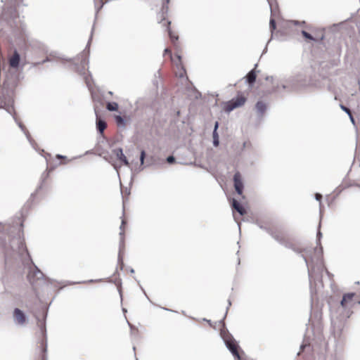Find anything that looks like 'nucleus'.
<instances>
[{"instance_id":"obj_21","label":"nucleus","mask_w":360,"mask_h":360,"mask_svg":"<svg viewBox=\"0 0 360 360\" xmlns=\"http://www.w3.org/2000/svg\"><path fill=\"white\" fill-rule=\"evenodd\" d=\"M168 31H169V37H170L172 41L174 44L175 41L178 40V36H174L169 28H168Z\"/></svg>"},{"instance_id":"obj_35","label":"nucleus","mask_w":360,"mask_h":360,"mask_svg":"<svg viewBox=\"0 0 360 360\" xmlns=\"http://www.w3.org/2000/svg\"><path fill=\"white\" fill-rule=\"evenodd\" d=\"M103 5V4L102 5H101L99 7L96 6V13H98V11L102 8Z\"/></svg>"},{"instance_id":"obj_7","label":"nucleus","mask_w":360,"mask_h":360,"mask_svg":"<svg viewBox=\"0 0 360 360\" xmlns=\"http://www.w3.org/2000/svg\"><path fill=\"white\" fill-rule=\"evenodd\" d=\"M20 60V56L17 51L15 50L13 54V56L9 59V65L11 68H16L19 65Z\"/></svg>"},{"instance_id":"obj_25","label":"nucleus","mask_w":360,"mask_h":360,"mask_svg":"<svg viewBox=\"0 0 360 360\" xmlns=\"http://www.w3.org/2000/svg\"><path fill=\"white\" fill-rule=\"evenodd\" d=\"M145 155H146L145 151L142 150L141 152V155H140V161H141V165L143 164Z\"/></svg>"},{"instance_id":"obj_42","label":"nucleus","mask_w":360,"mask_h":360,"mask_svg":"<svg viewBox=\"0 0 360 360\" xmlns=\"http://www.w3.org/2000/svg\"><path fill=\"white\" fill-rule=\"evenodd\" d=\"M169 24H170V22H169V21H167V25H169Z\"/></svg>"},{"instance_id":"obj_16","label":"nucleus","mask_w":360,"mask_h":360,"mask_svg":"<svg viewBox=\"0 0 360 360\" xmlns=\"http://www.w3.org/2000/svg\"><path fill=\"white\" fill-rule=\"evenodd\" d=\"M109 111H115L118 109V104L117 103H108L106 106Z\"/></svg>"},{"instance_id":"obj_40","label":"nucleus","mask_w":360,"mask_h":360,"mask_svg":"<svg viewBox=\"0 0 360 360\" xmlns=\"http://www.w3.org/2000/svg\"><path fill=\"white\" fill-rule=\"evenodd\" d=\"M294 24L297 25V24H298V22L297 21H294Z\"/></svg>"},{"instance_id":"obj_10","label":"nucleus","mask_w":360,"mask_h":360,"mask_svg":"<svg viewBox=\"0 0 360 360\" xmlns=\"http://www.w3.org/2000/svg\"><path fill=\"white\" fill-rule=\"evenodd\" d=\"M218 127H219V123H218V122H216L215 124H214V131H213V134H212L213 145L214 146H218L219 144V135H218V133H217Z\"/></svg>"},{"instance_id":"obj_33","label":"nucleus","mask_w":360,"mask_h":360,"mask_svg":"<svg viewBox=\"0 0 360 360\" xmlns=\"http://www.w3.org/2000/svg\"><path fill=\"white\" fill-rule=\"evenodd\" d=\"M13 110V108H6L7 112H9L10 114H12Z\"/></svg>"},{"instance_id":"obj_34","label":"nucleus","mask_w":360,"mask_h":360,"mask_svg":"<svg viewBox=\"0 0 360 360\" xmlns=\"http://www.w3.org/2000/svg\"><path fill=\"white\" fill-rule=\"evenodd\" d=\"M56 157H57L58 159H62V158H65V156L61 155H57Z\"/></svg>"},{"instance_id":"obj_31","label":"nucleus","mask_w":360,"mask_h":360,"mask_svg":"<svg viewBox=\"0 0 360 360\" xmlns=\"http://www.w3.org/2000/svg\"><path fill=\"white\" fill-rule=\"evenodd\" d=\"M349 115V119H350V120H351L352 123L354 125V124H355V121H354V117H353V116H352V113H350V114H349V115Z\"/></svg>"},{"instance_id":"obj_30","label":"nucleus","mask_w":360,"mask_h":360,"mask_svg":"<svg viewBox=\"0 0 360 360\" xmlns=\"http://www.w3.org/2000/svg\"><path fill=\"white\" fill-rule=\"evenodd\" d=\"M321 236H322V233L320 231H319L317 233V240H318L319 243L320 242V239H321Z\"/></svg>"},{"instance_id":"obj_27","label":"nucleus","mask_w":360,"mask_h":360,"mask_svg":"<svg viewBox=\"0 0 360 360\" xmlns=\"http://www.w3.org/2000/svg\"><path fill=\"white\" fill-rule=\"evenodd\" d=\"M267 1H268L269 4V6H270V8H271V15H274V8L272 6L271 0H267Z\"/></svg>"},{"instance_id":"obj_18","label":"nucleus","mask_w":360,"mask_h":360,"mask_svg":"<svg viewBox=\"0 0 360 360\" xmlns=\"http://www.w3.org/2000/svg\"><path fill=\"white\" fill-rule=\"evenodd\" d=\"M13 118L15 120V121L18 123L19 127L21 129V130L25 134V135L27 136V137H28V131H26V129L25 127V126L21 123V122H18L15 115H13Z\"/></svg>"},{"instance_id":"obj_14","label":"nucleus","mask_w":360,"mask_h":360,"mask_svg":"<svg viewBox=\"0 0 360 360\" xmlns=\"http://www.w3.org/2000/svg\"><path fill=\"white\" fill-rule=\"evenodd\" d=\"M247 82L250 85H252L256 79V73L254 70H252L246 76Z\"/></svg>"},{"instance_id":"obj_9","label":"nucleus","mask_w":360,"mask_h":360,"mask_svg":"<svg viewBox=\"0 0 360 360\" xmlns=\"http://www.w3.org/2000/svg\"><path fill=\"white\" fill-rule=\"evenodd\" d=\"M116 154L117 158L122 161L126 166L129 165V161L127 160L126 156L123 153V150L122 148H117L114 150Z\"/></svg>"},{"instance_id":"obj_38","label":"nucleus","mask_w":360,"mask_h":360,"mask_svg":"<svg viewBox=\"0 0 360 360\" xmlns=\"http://www.w3.org/2000/svg\"><path fill=\"white\" fill-rule=\"evenodd\" d=\"M165 53H170V51H169L168 49H166L165 50Z\"/></svg>"},{"instance_id":"obj_2","label":"nucleus","mask_w":360,"mask_h":360,"mask_svg":"<svg viewBox=\"0 0 360 360\" xmlns=\"http://www.w3.org/2000/svg\"><path fill=\"white\" fill-rule=\"evenodd\" d=\"M322 248H320L319 250H314V257L311 256V250H305L304 254L302 255V257L306 262V264L308 268V274L309 280L314 277V274L315 272V266L314 263L316 264L321 263V255Z\"/></svg>"},{"instance_id":"obj_20","label":"nucleus","mask_w":360,"mask_h":360,"mask_svg":"<svg viewBox=\"0 0 360 360\" xmlns=\"http://www.w3.org/2000/svg\"><path fill=\"white\" fill-rule=\"evenodd\" d=\"M302 34L303 37H304L306 39H310V40H314V38L307 32L302 30Z\"/></svg>"},{"instance_id":"obj_22","label":"nucleus","mask_w":360,"mask_h":360,"mask_svg":"<svg viewBox=\"0 0 360 360\" xmlns=\"http://www.w3.org/2000/svg\"><path fill=\"white\" fill-rule=\"evenodd\" d=\"M49 60V59L48 58H46L45 60H43L41 62L33 63H32V67H37V65H39L40 64H44V63H46Z\"/></svg>"},{"instance_id":"obj_44","label":"nucleus","mask_w":360,"mask_h":360,"mask_svg":"<svg viewBox=\"0 0 360 360\" xmlns=\"http://www.w3.org/2000/svg\"><path fill=\"white\" fill-rule=\"evenodd\" d=\"M231 301L229 300V305H231Z\"/></svg>"},{"instance_id":"obj_4","label":"nucleus","mask_w":360,"mask_h":360,"mask_svg":"<svg viewBox=\"0 0 360 360\" xmlns=\"http://www.w3.org/2000/svg\"><path fill=\"white\" fill-rule=\"evenodd\" d=\"M13 319L15 323L22 326L27 321V317L22 310L15 308L13 311Z\"/></svg>"},{"instance_id":"obj_29","label":"nucleus","mask_w":360,"mask_h":360,"mask_svg":"<svg viewBox=\"0 0 360 360\" xmlns=\"http://www.w3.org/2000/svg\"><path fill=\"white\" fill-rule=\"evenodd\" d=\"M176 60H177V62L179 63V65H181V57L180 55L177 54L176 56ZM176 65L178 66L179 64L176 63Z\"/></svg>"},{"instance_id":"obj_8","label":"nucleus","mask_w":360,"mask_h":360,"mask_svg":"<svg viewBox=\"0 0 360 360\" xmlns=\"http://www.w3.org/2000/svg\"><path fill=\"white\" fill-rule=\"evenodd\" d=\"M125 224V221L124 219L122 220V224L120 225V254H119V258L120 257V252L122 251V250L124 248V225Z\"/></svg>"},{"instance_id":"obj_17","label":"nucleus","mask_w":360,"mask_h":360,"mask_svg":"<svg viewBox=\"0 0 360 360\" xmlns=\"http://www.w3.org/2000/svg\"><path fill=\"white\" fill-rule=\"evenodd\" d=\"M115 121L119 126L124 127L125 121L120 115H116L115 117Z\"/></svg>"},{"instance_id":"obj_36","label":"nucleus","mask_w":360,"mask_h":360,"mask_svg":"<svg viewBox=\"0 0 360 360\" xmlns=\"http://www.w3.org/2000/svg\"><path fill=\"white\" fill-rule=\"evenodd\" d=\"M42 352H46V345H45L42 349Z\"/></svg>"},{"instance_id":"obj_39","label":"nucleus","mask_w":360,"mask_h":360,"mask_svg":"<svg viewBox=\"0 0 360 360\" xmlns=\"http://www.w3.org/2000/svg\"><path fill=\"white\" fill-rule=\"evenodd\" d=\"M29 139V141H31V139H30V134H28V137H27Z\"/></svg>"},{"instance_id":"obj_28","label":"nucleus","mask_w":360,"mask_h":360,"mask_svg":"<svg viewBox=\"0 0 360 360\" xmlns=\"http://www.w3.org/2000/svg\"><path fill=\"white\" fill-rule=\"evenodd\" d=\"M315 198L316 200L321 202V200L322 198V195L320 193H316ZM321 205V202H320V205Z\"/></svg>"},{"instance_id":"obj_6","label":"nucleus","mask_w":360,"mask_h":360,"mask_svg":"<svg viewBox=\"0 0 360 360\" xmlns=\"http://www.w3.org/2000/svg\"><path fill=\"white\" fill-rule=\"evenodd\" d=\"M225 343L232 354L239 359L240 355L238 352V345L236 344L235 341L232 340H226Z\"/></svg>"},{"instance_id":"obj_19","label":"nucleus","mask_w":360,"mask_h":360,"mask_svg":"<svg viewBox=\"0 0 360 360\" xmlns=\"http://www.w3.org/2000/svg\"><path fill=\"white\" fill-rule=\"evenodd\" d=\"M269 27H270V29H271V34H272L274 30L276 29V21H275V20L273 18H271L270 19Z\"/></svg>"},{"instance_id":"obj_15","label":"nucleus","mask_w":360,"mask_h":360,"mask_svg":"<svg viewBox=\"0 0 360 360\" xmlns=\"http://www.w3.org/2000/svg\"><path fill=\"white\" fill-rule=\"evenodd\" d=\"M354 293H347V294H345L344 295L343 297H342V300L341 301V305L342 307H345V302H347L348 300H351L352 299V297H354Z\"/></svg>"},{"instance_id":"obj_13","label":"nucleus","mask_w":360,"mask_h":360,"mask_svg":"<svg viewBox=\"0 0 360 360\" xmlns=\"http://www.w3.org/2000/svg\"><path fill=\"white\" fill-rule=\"evenodd\" d=\"M256 110L257 111V112L260 115H262L266 109V104L264 103H263L262 101H258L257 103H256Z\"/></svg>"},{"instance_id":"obj_32","label":"nucleus","mask_w":360,"mask_h":360,"mask_svg":"<svg viewBox=\"0 0 360 360\" xmlns=\"http://www.w3.org/2000/svg\"><path fill=\"white\" fill-rule=\"evenodd\" d=\"M164 2H163V5H162V9H165V4H168L169 2V0H163Z\"/></svg>"},{"instance_id":"obj_24","label":"nucleus","mask_w":360,"mask_h":360,"mask_svg":"<svg viewBox=\"0 0 360 360\" xmlns=\"http://www.w3.org/2000/svg\"><path fill=\"white\" fill-rule=\"evenodd\" d=\"M340 108H341L343 111H345L347 115H349L350 113H352V112H351V111H350V110H349L348 108H347L346 106H345V105H342V104H340Z\"/></svg>"},{"instance_id":"obj_3","label":"nucleus","mask_w":360,"mask_h":360,"mask_svg":"<svg viewBox=\"0 0 360 360\" xmlns=\"http://www.w3.org/2000/svg\"><path fill=\"white\" fill-rule=\"evenodd\" d=\"M245 102V98L243 96H238L230 101L225 107V110L228 112L232 111L236 108L242 106Z\"/></svg>"},{"instance_id":"obj_26","label":"nucleus","mask_w":360,"mask_h":360,"mask_svg":"<svg viewBox=\"0 0 360 360\" xmlns=\"http://www.w3.org/2000/svg\"><path fill=\"white\" fill-rule=\"evenodd\" d=\"M167 161L168 163L172 164V163L174 162L175 158L174 156L170 155V156L167 157Z\"/></svg>"},{"instance_id":"obj_41","label":"nucleus","mask_w":360,"mask_h":360,"mask_svg":"<svg viewBox=\"0 0 360 360\" xmlns=\"http://www.w3.org/2000/svg\"><path fill=\"white\" fill-rule=\"evenodd\" d=\"M128 323V325H129V326L131 327V328H132V326L130 324V323L127 322Z\"/></svg>"},{"instance_id":"obj_23","label":"nucleus","mask_w":360,"mask_h":360,"mask_svg":"<svg viewBox=\"0 0 360 360\" xmlns=\"http://www.w3.org/2000/svg\"><path fill=\"white\" fill-rule=\"evenodd\" d=\"M39 326L40 327L41 331L43 333V335H45L46 333V327H45V323H39Z\"/></svg>"},{"instance_id":"obj_11","label":"nucleus","mask_w":360,"mask_h":360,"mask_svg":"<svg viewBox=\"0 0 360 360\" xmlns=\"http://www.w3.org/2000/svg\"><path fill=\"white\" fill-rule=\"evenodd\" d=\"M233 207L240 214L244 215L245 214V209L240 205V204L235 199H233L232 203Z\"/></svg>"},{"instance_id":"obj_1","label":"nucleus","mask_w":360,"mask_h":360,"mask_svg":"<svg viewBox=\"0 0 360 360\" xmlns=\"http://www.w3.org/2000/svg\"><path fill=\"white\" fill-rule=\"evenodd\" d=\"M16 242L18 244V248L16 250H18V253L21 255H22L23 253L25 252L28 258V261L33 266V269H30L28 272L27 278L30 283L34 284L36 280L43 278L44 274L32 262L24 243L20 239H17Z\"/></svg>"},{"instance_id":"obj_37","label":"nucleus","mask_w":360,"mask_h":360,"mask_svg":"<svg viewBox=\"0 0 360 360\" xmlns=\"http://www.w3.org/2000/svg\"><path fill=\"white\" fill-rule=\"evenodd\" d=\"M306 346H307L306 345H302L300 346V349H301V350H303V349H304V348Z\"/></svg>"},{"instance_id":"obj_12","label":"nucleus","mask_w":360,"mask_h":360,"mask_svg":"<svg viewBox=\"0 0 360 360\" xmlns=\"http://www.w3.org/2000/svg\"><path fill=\"white\" fill-rule=\"evenodd\" d=\"M107 124L103 120L98 119L96 121V128L97 130L99 131L100 134H103V131L106 128Z\"/></svg>"},{"instance_id":"obj_5","label":"nucleus","mask_w":360,"mask_h":360,"mask_svg":"<svg viewBox=\"0 0 360 360\" xmlns=\"http://www.w3.org/2000/svg\"><path fill=\"white\" fill-rule=\"evenodd\" d=\"M234 187L238 195H241L243 189V183L239 172H236L233 176Z\"/></svg>"},{"instance_id":"obj_43","label":"nucleus","mask_w":360,"mask_h":360,"mask_svg":"<svg viewBox=\"0 0 360 360\" xmlns=\"http://www.w3.org/2000/svg\"><path fill=\"white\" fill-rule=\"evenodd\" d=\"M274 237L276 238V240H278V238H277L276 236H274Z\"/></svg>"}]
</instances>
